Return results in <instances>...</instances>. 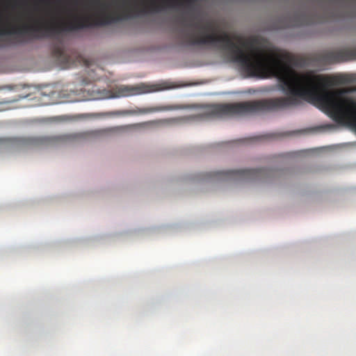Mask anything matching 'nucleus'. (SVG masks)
<instances>
[{"label":"nucleus","instance_id":"f257e3e1","mask_svg":"<svg viewBox=\"0 0 356 356\" xmlns=\"http://www.w3.org/2000/svg\"><path fill=\"white\" fill-rule=\"evenodd\" d=\"M302 58L289 52H264V76L277 78L287 97L264 99V112L278 111L307 99L326 111L334 120L356 130V98L347 95L348 90L329 88L350 81L346 75L300 74L292 66H302Z\"/></svg>","mask_w":356,"mask_h":356},{"label":"nucleus","instance_id":"f03ea898","mask_svg":"<svg viewBox=\"0 0 356 356\" xmlns=\"http://www.w3.org/2000/svg\"><path fill=\"white\" fill-rule=\"evenodd\" d=\"M131 10L125 9L122 14L117 13H104L99 18L93 19L88 15H75L69 22L50 23L43 18L34 20L33 24L15 26L8 24L6 27H0V35H19L33 33L35 38L51 37L64 31H73L92 26H99L127 18Z\"/></svg>","mask_w":356,"mask_h":356},{"label":"nucleus","instance_id":"7ed1b4c3","mask_svg":"<svg viewBox=\"0 0 356 356\" xmlns=\"http://www.w3.org/2000/svg\"><path fill=\"white\" fill-rule=\"evenodd\" d=\"M170 88H172V86L167 82L154 84L141 83L135 86L121 85L113 90V95L111 97L114 98L129 97Z\"/></svg>","mask_w":356,"mask_h":356},{"label":"nucleus","instance_id":"20e7f679","mask_svg":"<svg viewBox=\"0 0 356 356\" xmlns=\"http://www.w3.org/2000/svg\"><path fill=\"white\" fill-rule=\"evenodd\" d=\"M266 174L264 169L230 170L214 171L206 174V179L251 180L262 177Z\"/></svg>","mask_w":356,"mask_h":356},{"label":"nucleus","instance_id":"39448f33","mask_svg":"<svg viewBox=\"0 0 356 356\" xmlns=\"http://www.w3.org/2000/svg\"><path fill=\"white\" fill-rule=\"evenodd\" d=\"M356 60V47L327 51L318 54L316 60L320 65H330Z\"/></svg>","mask_w":356,"mask_h":356},{"label":"nucleus","instance_id":"423d86ee","mask_svg":"<svg viewBox=\"0 0 356 356\" xmlns=\"http://www.w3.org/2000/svg\"><path fill=\"white\" fill-rule=\"evenodd\" d=\"M177 2L175 0H161L159 2L152 1L148 6H145L141 10V13L148 11H159L162 8L174 6Z\"/></svg>","mask_w":356,"mask_h":356},{"label":"nucleus","instance_id":"0eeeda50","mask_svg":"<svg viewBox=\"0 0 356 356\" xmlns=\"http://www.w3.org/2000/svg\"><path fill=\"white\" fill-rule=\"evenodd\" d=\"M180 107L178 106H153L138 108V111H130L128 113L130 114H146L158 111H171L179 109Z\"/></svg>","mask_w":356,"mask_h":356},{"label":"nucleus","instance_id":"6e6552de","mask_svg":"<svg viewBox=\"0 0 356 356\" xmlns=\"http://www.w3.org/2000/svg\"><path fill=\"white\" fill-rule=\"evenodd\" d=\"M172 119H160V120H152V121H147L141 123L134 124L129 125V127H138V128H145V127H159L161 125H163L166 123H169L170 122H172Z\"/></svg>","mask_w":356,"mask_h":356},{"label":"nucleus","instance_id":"1a4fd4ad","mask_svg":"<svg viewBox=\"0 0 356 356\" xmlns=\"http://www.w3.org/2000/svg\"><path fill=\"white\" fill-rule=\"evenodd\" d=\"M54 52L56 56H61L63 54V49L60 47L58 46L54 48Z\"/></svg>","mask_w":356,"mask_h":356},{"label":"nucleus","instance_id":"9d476101","mask_svg":"<svg viewBox=\"0 0 356 356\" xmlns=\"http://www.w3.org/2000/svg\"><path fill=\"white\" fill-rule=\"evenodd\" d=\"M52 139L53 138H51L44 137V138H40L39 141L41 143L47 144V143H49L52 140Z\"/></svg>","mask_w":356,"mask_h":356},{"label":"nucleus","instance_id":"9b49d317","mask_svg":"<svg viewBox=\"0 0 356 356\" xmlns=\"http://www.w3.org/2000/svg\"><path fill=\"white\" fill-rule=\"evenodd\" d=\"M194 2V0H184V3L187 5H191Z\"/></svg>","mask_w":356,"mask_h":356}]
</instances>
